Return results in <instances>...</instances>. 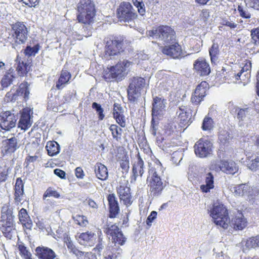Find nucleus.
<instances>
[{
	"mask_svg": "<svg viewBox=\"0 0 259 259\" xmlns=\"http://www.w3.org/2000/svg\"><path fill=\"white\" fill-rule=\"evenodd\" d=\"M19 2H22L26 5L29 7H35L39 3L38 0H18Z\"/></svg>",
	"mask_w": 259,
	"mask_h": 259,
	"instance_id": "nucleus-62",
	"label": "nucleus"
},
{
	"mask_svg": "<svg viewBox=\"0 0 259 259\" xmlns=\"http://www.w3.org/2000/svg\"><path fill=\"white\" fill-rule=\"evenodd\" d=\"M123 39L121 37H114L106 41L105 57L107 59H114L122 52Z\"/></svg>",
	"mask_w": 259,
	"mask_h": 259,
	"instance_id": "nucleus-5",
	"label": "nucleus"
},
{
	"mask_svg": "<svg viewBox=\"0 0 259 259\" xmlns=\"http://www.w3.org/2000/svg\"><path fill=\"white\" fill-rule=\"evenodd\" d=\"M249 189V187L245 184L238 185L232 188V191L238 196H243L246 194Z\"/></svg>",
	"mask_w": 259,
	"mask_h": 259,
	"instance_id": "nucleus-37",
	"label": "nucleus"
},
{
	"mask_svg": "<svg viewBox=\"0 0 259 259\" xmlns=\"http://www.w3.org/2000/svg\"><path fill=\"white\" fill-rule=\"evenodd\" d=\"M177 113L179 114L181 123L187 126L191 124L192 114L190 109H188L186 106H181L179 107V111H177Z\"/></svg>",
	"mask_w": 259,
	"mask_h": 259,
	"instance_id": "nucleus-19",
	"label": "nucleus"
},
{
	"mask_svg": "<svg viewBox=\"0 0 259 259\" xmlns=\"http://www.w3.org/2000/svg\"><path fill=\"white\" fill-rule=\"evenodd\" d=\"M213 121L210 117L206 116L204 118L202 124V129L203 131H210L213 128Z\"/></svg>",
	"mask_w": 259,
	"mask_h": 259,
	"instance_id": "nucleus-42",
	"label": "nucleus"
},
{
	"mask_svg": "<svg viewBox=\"0 0 259 259\" xmlns=\"http://www.w3.org/2000/svg\"><path fill=\"white\" fill-rule=\"evenodd\" d=\"M109 129L114 139L118 140L121 138L122 131L121 128L118 127L117 125L112 124L110 125Z\"/></svg>",
	"mask_w": 259,
	"mask_h": 259,
	"instance_id": "nucleus-41",
	"label": "nucleus"
},
{
	"mask_svg": "<svg viewBox=\"0 0 259 259\" xmlns=\"http://www.w3.org/2000/svg\"><path fill=\"white\" fill-rule=\"evenodd\" d=\"M222 25L228 26L231 29H234L237 27V24L232 21L224 19L222 21Z\"/></svg>",
	"mask_w": 259,
	"mask_h": 259,
	"instance_id": "nucleus-63",
	"label": "nucleus"
},
{
	"mask_svg": "<svg viewBox=\"0 0 259 259\" xmlns=\"http://www.w3.org/2000/svg\"><path fill=\"white\" fill-rule=\"evenodd\" d=\"M249 108L240 109L237 114V117L241 120H243L247 115H249Z\"/></svg>",
	"mask_w": 259,
	"mask_h": 259,
	"instance_id": "nucleus-59",
	"label": "nucleus"
},
{
	"mask_svg": "<svg viewBox=\"0 0 259 259\" xmlns=\"http://www.w3.org/2000/svg\"><path fill=\"white\" fill-rule=\"evenodd\" d=\"M19 93L24 94V98L28 99L29 95V90L28 88V84L27 82L21 83L19 86Z\"/></svg>",
	"mask_w": 259,
	"mask_h": 259,
	"instance_id": "nucleus-49",
	"label": "nucleus"
},
{
	"mask_svg": "<svg viewBox=\"0 0 259 259\" xmlns=\"http://www.w3.org/2000/svg\"><path fill=\"white\" fill-rule=\"evenodd\" d=\"M18 118L16 115L7 111L0 114V127L5 131H10L16 125Z\"/></svg>",
	"mask_w": 259,
	"mask_h": 259,
	"instance_id": "nucleus-12",
	"label": "nucleus"
},
{
	"mask_svg": "<svg viewBox=\"0 0 259 259\" xmlns=\"http://www.w3.org/2000/svg\"><path fill=\"white\" fill-rule=\"evenodd\" d=\"M15 62L16 69L19 75L23 76L28 72L29 70L28 65L26 63H24L19 55L17 56Z\"/></svg>",
	"mask_w": 259,
	"mask_h": 259,
	"instance_id": "nucleus-32",
	"label": "nucleus"
},
{
	"mask_svg": "<svg viewBox=\"0 0 259 259\" xmlns=\"http://www.w3.org/2000/svg\"><path fill=\"white\" fill-rule=\"evenodd\" d=\"M11 169L10 167L5 166L4 167L0 166V182L6 181L8 178V174Z\"/></svg>",
	"mask_w": 259,
	"mask_h": 259,
	"instance_id": "nucleus-46",
	"label": "nucleus"
},
{
	"mask_svg": "<svg viewBox=\"0 0 259 259\" xmlns=\"http://www.w3.org/2000/svg\"><path fill=\"white\" fill-rule=\"evenodd\" d=\"M53 196L55 198H58L60 197V194L55 190L51 187L48 188L43 195V199L45 200L47 197Z\"/></svg>",
	"mask_w": 259,
	"mask_h": 259,
	"instance_id": "nucleus-47",
	"label": "nucleus"
},
{
	"mask_svg": "<svg viewBox=\"0 0 259 259\" xmlns=\"http://www.w3.org/2000/svg\"><path fill=\"white\" fill-rule=\"evenodd\" d=\"M19 221L26 229L31 230L32 227V222L28 215L26 210L21 208L19 212Z\"/></svg>",
	"mask_w": 259,
	"mask_h": 259,
	"instance_id": "nucleus-27",
	"label": "nucleus"
},
{
	"mask_svg": "<svg viewBox=\"0 0 259 259\" xmlns=\"http://www.w3.org/2000/svg\"><path fill=\"white\" fill-rule=\"evenodd\" d=\"M14 76L11 73H8L4 76L2 80L1 84L3 88H7L13 82Z\"/></svg>",
	"mask_w": 259,
	"mask_h": 259,
	"instance_id": "nucleus-44",
	"label": "nucleus"
},
{
	"mask_svg": "<svg viewBox=\"0 0 259 259\" xmlns=\"http://www.w3.org/2000/svg\"><path fill=\"white\" fill-rule=\"evenodd\" d=\"M238 11L241 17L244 18L248 19L251 17V14L248 12L247 8H243L242 7L239 6L238 7Z\"/></svg>",
	"mask_w": 259,
	"mask_h": 259,
	"instance_id": "nucleus-56",
	"label": "nucleus"
},
{
	"mask_svg": "<svg viewBox=\"0 0 259 259\" xmlns=\"http://www.w3.org/2000/svg\"><path fill=\"white\" fill-rule=\"evenodd\" d=\"M39 157L37 155L34 156H28L25 159V163L26 164L27 166L30 163H34L36 161H39Z\"/></svg>",
	"mask_w": 259,
	"mask_h": 259,
	"instance_id": "nucleus-60",
	"label": "nucleus"
},
{
	"mask_svg": "<svg viewBox=\"0 0 259 259\" xmlns=\"http://www.w3.org/2000/svg\"><path fill=\"white\" fill-rule=\"evenodd\" d=\"M251 68V63H249L248 65L246 64L241 69V71L237 73L236 76V79H238L239 78L240 79L242 80L243 81H247L250 77V69Z\"/></svg>",
	"mask_w": 259,
	"mask_h": 259,
	"instance_id": "nucleus-34",
	"label": "nucleus"
},
{
	"mask_svg": "<svg viewBox=\"0 0 259 259\" xmlns=\"http://www.w3.org/2000/svg\"><path fill=\"white\" fill-rule=\"evenodd\" d=\"M30 113H32V112L28 108H24L22 110L18 124L19 128L25 131L31 126L32 120L31 118Z\"/></svg>",
	"mask_w": 259,
	"mask_h": 259,
	"instance_id": "nucleus-15",
	"label": "nucleus"
},
{
	"mask_svg": "<svg viewBox=\"0 0 259 259\" xmlns=\"http://www.w3.org/2000/svg\"><path fill=\"white\" fill-rule=\"evenodd\" d=\"M92 108L94 109L96 111V112L98 113L99 120H103L105 115L103 114L104 110L101 107V106L96 102H94L92 104Z\"/></svg>",
	"mask_w": 259,
	"mask_h": 259,
	"instance_id": "nucleus-52",
	"label": "nucleus"
},
{
	"mask_svg": "<svg viewBox=\"0 0 259 259\" xmlns=\"http://www.w3.org/2000/svg\"><path fill=\"white\" fill-rule=\"evenodd\" d=\"M245 245L248 248L259 247V236L249 238L247 240Z\"/></svg>",
	"mask_w": 259,
	"mask_h": 259,
	"instance_id": "nucleus-45",
	"label": "nucleus"
},
{
	"mask_svg": "<svg viewBox=\"0 0 259 259\" xmlns=\"http://www.w3.org/2000/svg\"><path fill=\"white\" fill-rule=\"evenodd\" d=\"M229 224L235 230H242L246 226L247 222L242 213H238L230 221Z\"/></svg>",
	"mask_w": 259,
	"mask_h": 259,
	"instance_id": "nucleus-24",
	"label": "nucleus"
},
{
	"mask_svg": "<svg viewBox=\"0 0 259 259\" xmlns=\"http://www.w3.org/2000/svg\"><path fill=\"white\" fill-rule=\"evenodd\" d=\"M54 174L61 179H65L66 173L64 171L56 168L54 170Z\"/></svg>",
	"mask_w": 259,
	"mask_h": 259,
	"instance_id": "nucleus-64",
	"label": "nucleus"
},
{
	"mask_svg": "<svg viewBox=\"0 0 259 259\" xmlns=\"http://www.w3.org/2000/svg\"><path fill=\"white\" fill-rule=\"evenodd\" d=\"M48 153L50 156H53L57 155L60 152V146L56 142H48L46 146Z\"/></svg>",
	"mask_w": 259,
	"mask_h": 259,
	"instance_id": "nucleus-35",
	"label": "nucleus"
},
{
	"mask_svg": "<svg viewBox=\"0 0 259 259\" xmlns=\"http://www.w3.org/2000/svg\"><path fill=\"white\" fill-rule=\"evenodd\" d=\"M107 200L109 205L110 217L115 218L119 211V207L115 195L114 194L108 195Z\"/></svg>",
	"mask_w": 259,
	"mask_h": 259,
	"instance_id": "nucleus-25",
	"label": "nucleus"
},
{
	"mask_svg": "<svg viewBox=\"0 0 259 259\" xmlns=\"http://www.w3.org/2000/svg\"><path fill=\"white\" fill-rule=\"evenodd\" d=\"M135 7L138 9L139 13L144 16L145 14V6L142 0H132Z\"/></svg>",
	"mask_w": 259,
	"mask_h": 259,
	"instance_id": "nucleus-43",
	"label": "nucleus"
},
{
	"mask_svg": "<svg viewBox=\"0 0 259 259\" xmlns=\"http://www.w3.org/2000/svg\"><path fill=\"white\" fill-rule=\"evenodd\" d=\"M114 118L121 127H124L125 126V118L123 113H120L116 112V113H114Z\"/></svg>",
	"mask_w": 259,
	"mask_h": 259,
	"instance_id": "nucleus-51",
	"label": "nucleus"
},
{
	"mask_svg": "<svg viewBox=\"0 0 259 259\" xmlns=\"http://www.w3.org/2000/svg\"><path fill=\"white\" fill-rule=\"evenodd\" d=\"M194 69L200 76H206L210 72V68L208 63L203 58H198L195 61Z\"/></svg>",
	"mask_w": 259,
	"mask_h": 259,
	"instance_id": "nucleus-16",
	"label": "nucleus"
},
{
	"mask_svg": "<svg viewBox=\"0 0 259 259\" xmlns=\"http://www.w3.org/2000/svg\"><path fill=\"white\" fill-rule=\"evenodd\" d=\"M130 190V188L126 185H120L116 188V191L120 201H122L126 206L131 205L133 202Z\"/></svg>",
	"mask_w": 259,
	"mask_h": 259,
	"instance_id": "nucleus-14",
	"label": "nucleus"
},
{
	"mask_svg": "<svg viewBox=\"0 0 259 259\" xmlns=\"http://www.w3.org/2000/svg\"><path fill=\"white\" fill-rule=\"evenodd\" d=\"M18 249L20 254L24 258L29 259V256H31V253L27 249V248L24 245L22 244L19 245Z\"/></svg>",
	"mask_w": 259,
	"mask_h": 259,
	"instance_id": "nucleus-55",
	"label": "nucleus"
},
{
	"mask_svg": "<svg viewBox=\"0 0 259 259\" xmlns=\"http://www.w3.org/2000/svg\"><path fill=\"white\" fill-rule=\"evenodd\" d=\"M219 168L223 172L228 174L234 175L238 170L236 163L233 161L221 160Z\"/></svg>",
	"mask_w": 259,
	"mask_h": 259,
	"instance_id": "nucleus-21",
	"label": "nucleus"
},
{
	"mask_svg": "<svg viewBox=\"0 0 259 259\" xmlns=\"http://www.w3.org/2000/svg\"><path fill=\"white\" fill-rule=\"evenodd\" d=\"M66 245L68 249L70 250V251L72 252L73 254H74L76 256L78 257H81L82 256H84L86 257L89 256L90 255H93L91 252L79 250L75 247L72 242L70 241L69 239H67V240L66 241Z\"/></svg>",
	"mask_w": 259,
	"mask_h": 259,
	"instance_id": "nucleus-33",
	"label": "nucleus"
},
{
	"mask_svg": "<svg viewBox=\"0 0 259 259\" xmlns=\"http://www.w3.org/2000/svg\"><path fill=\"white\" fill-rule=\"evenodd\" d=\"M75 222L81 226H85L88 224L87 218L84 215H76L73 217Z\"/></svg>",
	"mask_w": 259,
	"mask_h": 259,
	"instance_id": "nucleus-53",
	"label": "nucleus"
},
{
	"mask_svg": "<svg viewBox=\"0 0 259 259\" xmlns=\"http://www.w3.org/2000/svg\"><path fill=\"white\" fill-rule=\"evenodd\" d=\"M35 251L38 259H54L56 257L55 252L47 247H37Z\"/></svg>",
	"mask_w": 259,
	"mask_h": 259,
	"instance_id": "nucleus-18",
	"label": "nucleus"
},
{
	"mask_svg": "<svg viewBox=\"0 0 259 259\" xmlns=\"http://www.w3.org/2000/svg\"><path fill=\"white\" fill-rule=\"evenodd\" d=\"M248 168L252 170L256 171L259 168V156L249 161L247 164Z\"/></svg>",
	"mask_w": 259,
	"mask_h": 259,
	"instance_id": "nucleus-50",
	"label": "nucleus"
},
{
	"mask_svg": "<svg viewBox=\"0 0 259 259\" xmlns=\"http://www.w3.org/2000/svg\"><path fill=\"white\" fill-rule=\"evenodd\" d=\"M95 5L91 0H80L77 6V11L91 12L95 11Z\"/></svg>",
	"mask_w": 259,
	"mask_h": 259,
	"instance_id": "nucleus-31",
	"label": "nucleus"
},
{
	"mask_svg": "<svg viewBox=\"0 0 259 259\" xmlns=\"http://www.w3.org/2000/svg\"><path fill=\"white\" fill-rule=\"evenodd\" d=\"M71 77V74L69 72L66 70L62 71L60 76L56 84V87L58 89H61L63 85L67 83Z\"/></svg>",
	"mask_w": 259,
	"mask_h": 259,
	"instance_id": "nucleus-36",
	"label": "nucleus"
},
{
	"mask_svg": "<svg viewBox=\"0 0 259 259\" xmlns=\"http://www.w3.org/2000/svg\"><path fill=\"white\" fill-rule=\"evenodd\" d=\"M78 13L77 20L79 22L90 24L94 21L96 10L91 12H88V11L78 12Z\"/></svg>",
	"mask_w": 259,
	"mask_h": 259,
	"instance_id": "nucleus-26",
	"label": "nucleus"
},
{
	"mask_svg": "<svg viewBox=\"0 0 259 259\" xmlns=\"http://www.w3.org/2000/svg\"><path fill=\"white\" fill-rule=\"evenodd\" d=\"M105 232L108 235L112 236L114 243L113 246L108 247L106 250V255L110 259H116L117 255L120 254L122 252V249L116 244L123 245L125 242L126 238L123 237L121 231L116 225H108Z\"/></svg>",
	"mask_w": 259,
	"mask_h": 259,
	"instance_id": "nucleus-1",
	"label": "nucleus"
},
{
	"mask_svg": "<svg viewBox=\"0 0 259 259\" xmlns=\"http://www.w3.org/2000/svg\"><path fill=\"white\" fill-rule=\"evenodd\" d=\"M147 36L159 41L161 45L173 44L176 41V33L170 27L166 25L160 26L155 29L147 31Z\"/></svg>",
	"mask_w": 259,
	"mask_h": 259,
	"instance_id": "nucleus-2",
	"label": "nucleus"
},
{
	"mask_svg": "<svg viewBox=\"0 0 259 259\" xmlns=\"http://www.w3.org/2000/svg\"><path fill=\"white\" fill-rule=\"evenodd\" d=\"M194 149L195 154L199 157H207L212 153V143L208 139L201 138L195 144Z\"/></svg>",
	"mask_w": 259,
	"mask_h": 259,
	"instance_id": "nucleus-10",
	"label": "nucleus"
},
{
	"mask_svg": "<svg viewBox=\"0 0 259 259\" xmlns=\"http://www.w3.org/2000/svg\"><path fill=\"white\" fill-rule=\"evenodd\" d=\"M119 64L122 66V68L124 72L127 73L131 69H132L134 63L132 61H128L127 60H123L122 61L118 62Z\"/></svg>",
	"mask_w": 259,
	"mask_h": 259,
	"instance_id": "nucleus-54",
	"label": "nucleus"
},
{
	"mask_svg": "<svg viewBox=\"0 0 259 259\" xmlns=\"http://www.w3.org/2000/svg\"><path fill=\"white\" fill-rule=\"evenodd\" d=\"M117 15L120 22L127 23L133 22L137 16L131 4L127 2L121 4L117 10Z\"/></svg>",
	"mask_w": 259,
	"mask_h": 259,
	"instance_id": "nucleus-8",
	"label": "nucleus"
},
{
	"mask_svg": "<svg viewBox=\"0 0 259 259\" xmlns=\"http://www.w3.org/2000/svg\"><path fill=\"white\" fill-rule=\"evenodd\" d=\"M171 44L163 47L162 52L174 59H178L183 57L184 55L181 46L175 41Z\"/></svg>",
	"mask_w": 259,
	"mask_h": 259,
	"instance_id": "nucleus-13",
	"label": "nucleus"
},
{
	"mask_svg": "<svg viewBox=\"0 0 259 259\" xmlns=\"http://www.w3.org/2000/svg\"><path fill=\"white\" fill-rule=\"evenodd\" d=\"M207 83L206 81H202L197 85L191 97V102L198 105L202 101L206 95Z\"/></svg>",
	"mask_w": 259,
	"mask_h": 259,
	"instance_id": "nucleus-17",
	"label": "nucleus"
},
{
	"mask_svg": "<svg viewBox=\"0 0 259 259\" xmlns=\"http://www.w3.org/2000/svg\"><path fill=\"white\" fill-rule=\"evenodd\" d=\"M145 84V79L140 77H134L132 79L127 90L128 99L134 102L141 96V91Z\"/></svg>",
	"mask_w": 259,
	"mask_h": 259,
	"instance_id": "nucleus-9",
	"label": "nucleus"
},
{
	"mask_svg": "<svg viewBox=\"0 0 259 259\" xmlns=\"http://www.w3.org/2000/svg\"><path fill=\"white\" fill-rule=\"evenodd\" d=\"M94 171L97 178L99 179L104 181L107 179L108 176L107 168L104 165L101 163H97L95 165Z\"/></svg>",
	"mask_w": 259,
	"mask_h": 259,
	"instance_id": "nucleus-30",
	"label": "nucleus"
},
{
	"mask_svg": "<svg viewBox=\"0 0 259 259\" xmlns=\"http://www.w3.org/2000/svg\"><path fill=\"white\" fill-rule=\"evenodd\" d=\"M14 200L16 203H19L23 200L24 184L20 178L16 179L15 185Z\"/></svg>",
	"mask_w": 259,
	"mask_h": 259,
	"instance_id": "nucleus-23",
	"label": "nucleus"
},
{
	"mask_svg": "<svg viewBox=\"0 0 259 259\" xmlns=\"http://www.w3.org/2000/svg\"><path fill=\"white\" fill-rule=\"evenodd\" d=\"M109 73V76H111V78L115 79L117 80H121L127 75V72H124L122 66L119 62L110 68Z\"/></svg>",
	"mask_w": 259,
	"mask_h": 259,
	"instance_id": "nucleus-22",
	"label": "nucleus"
},
{
	"mask_svg": "<svg viewBox=\"0 0 259 259\" xmlns=\"http://www.w3.org/2000/svg\"><path fill=\"white\" fill-rule=\"evenodd\" d=\"M162 172L163 170L160 162L149 170L150 191L153 193L154 196H158L163 188V183L160 178V175Z\"/></svg>",
	"mask_w": 259,
	"mask_h": 259,
	"instance_id": "nucleus-3",
	"label": "nucleus"
},
{
	"mask_svg": "<svg viewBox=\"0 0 259 259\" xmlns=\"http://www.w3.org/2000/svg\"><path fill=\"white\" fill-rule=\"evenodd\" d=\"M94 235L92 232H87L81 233L78 235H77L76 237L80 244H84L91 240L93 238Z\"/></svg>",
	"mask_w": 259,
	"mask_h": 259,
	"instance_id": "nucleus-38",
	"label": "nucleus"
},
{
	"mask_svg": "<svg viewBox=\"0 0 259 259\" xmlns=\"http://www.w3.org/2000/svg\"><path fill=\"white\" fill-rule=\"evenodd\" d=\"M252 42L256 45L259 44V29H255L251 31Z\"/></svg>",
	"mask_w": 259,
	"mask_h": 259,
	"instance_id": "nucleus-57",
	"label": "nucleus"
},
{
	"mask_svg": "<svg viewBox=\"0 0 259 259\" xmlns=\"http://www.w3.org/2000/svg\"><path fill=\"white\" fill-rule=\"evenodd\" d=\"M144 163L139 155H138L137 161L133 166V176L131 177V183H135L138 176L142 177L144 172Z\"/></svg>",
	"mask_w": 259,
	"mask_h": 259,
	"instance_id": "nucleus-20",
	"label": "nucleus"
},
{
	"mask_svg": "<svg viewBox=\"0 0 259 259\" xmlns=\"http://www.w3.org/2000/svg\"><path fill=\"white\" fill-rule=\"evenodd\" d=\"M214 177L211 172H208L205 177V184L200 186V190L204 193H207L214 188Z\"/></svg>",
	"mask_w": 259,
	"mask_h": 259,
	"instance_id": "nucleus-28",
	"label": "nucleus"
},
{
	"mask_svg": "<svg viewBox=\"0 0 259 259\" xmlns=\"http://www.w3.org/2000/svg\"><path fill=\"white\" fill-rule=\"evenodd\" d=\"M219 139L222 144L225 145L230 142L232 139V137L228 131L222 130L219 132Z\"/></svg>",
	"mask_w": 259,
	"mask_h": 259,
	"instance_id": "nucleus-40",
	"label": "nucleus"
},
{
	"mask_svg": "<svg viewBox=\"0 0 259 259\" xmlns=\"http://www.w3.org/2000/svg\"><path fill=\"white\" fill-rule=\"evenodd\" d=\"M2 144L5 150L9 152H14L19 148L18 140L15 137L3 140Z\"/></svg>",
	"mask_w": 259,
	"mask_h": 259,
	"instance_id": "nucleus-29",
	"label": "nucleus"
},
{
	"mask_svg": "<svg viewBox=\"0 0 259 259\" xmlns=\"http://www.w3.org/2000/svg\"><path fill=\"white\" fill-rule=\"evenodd\" d=\"M39 50V46L38 45H35L33 47L27 46L24 51V54L28 57L35 56Z\"/></svg>",
	"mask_w": 259,
	"mask_h": 259,
	"instance_id": "nucleus-48",
	"label": "nucleus"
},
{
	"mask_svg": "<svg viewBox=\"0 0 259 259\" xmlns=\"http://www.w3.org/2000/svg\"><path fill=\"white\" fill-rule=\"evenodd\" d=\"M15 37V44H13V48L16 49L17 44H23L27 40L28 30L25 25L22 22H17L12 25Z\"/></svg>",
	"mask_w": 259,
	"mask_h": 259,
	"instance_id": "nucleus-11",
	"label": "nucleus"
},
{
	"mask_svg": "<svg viewBox=\"0 0 259 259\" xmlns=\"http://www.w3.org/2000/svg\"><path fill=\"white\" fill-rule=\"evenodd\" d=\"M156 216L157 212L155 211H152L146 220L147 225L149 226H151L152 223L156 219Z\"/></svg>",
	"mask_w": 259,
	"mask_h": 259,
	"instance_id": "nucleus-61",
	"label": "nucleus"
},
{
	"mask_svg": "<svg viewBox=\"0 0 259 259\" xmlns=\"http://www.w3.org/2000/svg\"><path fill=\"white\" fill-rule=\"evenodd\" d=\"M244 1L247 6L259 10V0H244Z\"/></svg>",
	"mask_w": 259,
	"mask_h": 259,
	"instance_id": "nucleus-58",
	"label": "nucleus"
},
{
	"mask_svg": "<svg viewBox=\"0 0 259 259\" xmlns=\"http://www.w3.org/2000/svg\"><path fill=\"white\" fill-rule=\"evenodd\" d=\"M219 46L218 44L213 43L209 50V55L212 63H214L217 59L219 53Z\"/></svg>",
	"mask_w": 259,
	"mask_h": 259,
	"instance_id": "nucleus-39",
	"label": "nucleus"
},
{
	"mask_svg": "<svg viewBox=\"0 0 259 259\" xmlns=\"http://www.w3.org/2000/svg\"><path fill=\"white\" fill-rule=\"evenodd\" d=\"M14 218L12 210L9 205L4 204L2 208L0 220V225L4 234H9L14 229Z\"/></svg>",
	"mask_w": 259,
	"mask_h": 259,
	"instance_id": "nucleus-6",
	"label": "nucleus"
},
{
	"mask_svg": "<svg viewBox=\"0 0 259 259\" xmlns=\"http://www.w3.org/2000/svg\"><path fill=\"white\" fill-rule=\"evenodd\" d=\"M166 100L162 97L156 96L153 98L152 109V124L153 125V134H156L154 123L156 120L159 119L165 112Z\"/></svg>",
	"mask_w": 259,
	"mask_h": 259,
	"instance_id": "nucleus-7",
	"label": "nucleus"
},
{
	"mask_svg": "<svg viewBox=\"0 0 259 259\" xmlns=\"http://www.w3.org/2000/svg\"><path fill=\"white\" fill-rule=\"evenodd\" d=\"M210 215L213 219L214 223L224 229L229 226L230 219L228 212L225 206L219 203H215L210 210Z\"/></svg>",
	"mask_w": 259,
	"mask_h": 259,
	"instance_id": "nucleus-4",
	"label": "nucleus"
}]
</instances>
